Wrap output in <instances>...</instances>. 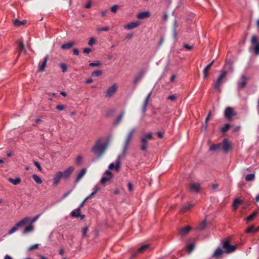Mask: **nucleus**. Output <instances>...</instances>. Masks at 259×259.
I'll use <instances>...</instances> for the list:
<instances>
[{
    "label": "nucleus",
    "instance_id": "nucleus-1",
    "mask_svg": "<svg viewBox=\"0 0 259 259\" xmlns=\"http://www.w3.org/2000/svg\"><path fill=\"white\" fill-rule=\"evenodd\" d=\"M106 149V145L103 143L101 139H99L93 147L92 151L96 154L98 158H100L104 153Z\"/></svg>",
    "mask_w": 259,
    "mask_h": 259
},
{
    "label": "nucleus",
    "instance_id": "nucleus-2",
    "mask_svg": "<svg viewBox=\"0 0 259 259\" xmlns=\"http://www.w3.org/2000/svg\"><path fill=\"white\" fill-rule=\"evenodd\" d=\"M153 139V134L151 132L144 134L141 137V150L143 151H147L148 141Z\"/></svg>",
    "mask_w": 259,
    "mask_h": 259
},
{
    "label": "nucleus",
    "instance_id": "nucleus-3",
    "mask_svg": "<svg viewBox=\"0 0 259 259\" xmlns=\"http://www.w3.org/2000/svg\"><path fill=\"white\" fill-rule=\"evenodd\" d=\"M135 130L136 129L135 128H133L131 129L127 134L123 147V150L122 153L123 156H124L125 155L126 151L128 149V146L132 140L133 137L135 133Z\"/></svg>",
    "mask_w": 259,
    "mask_h": 259
},
{
    "label": "nucleus",
    "instance_id": "nucleus-4",
    "mask_svg": "<svg viewBox=\"0 0 259 259\" xmlns=\"http://www.w3.org/2000/svg\"><path fill=\"white\" fill-rule=\"evenodd\" d=\"M227 74V72L226 70H222L221 73L219 76L218 79L214 82V88L217 91H220V85L222 83L223 80L225 78Z\"/></svg>",
    "mask_w": 259,
    "mask_h": 259
},
{
    "label": "nucleus",
    "instance_id": "nucleus-5",
    "mask_svg": "<svg viewBox=\"0 0 259 259\" xmlns=\"http://www.w3.org/2000/svg\"><path fill=\"white\" fill-rule=\"evenodd\" d=\"M223 248L224 249V252L227 253H231L236 250V246L230 244L228 240H225L223 242Z\"/></svg>",
    "mask_w": 259,
    "mask_h": 259
},
{
    "label": "nucleus",
    "instance_id": "nucleus-6",
    "mask_svg": "<svg viewBox=\"0 0 259 259\" xmlns=\"http://www.w3.org/2000/svg\"><path fill=\"white\" fill-rule=\"evenodd\" d=\"M118 86L116 83L113 84L108 88L106 92L105 97L107 98L112 97L117 92Z\"/></svg>",
    "mask_w": 259,
    "mask_h": 259
},
{
    "label": "nucleus",
    "instance_id": "nucleus-7",
    "mask_svg": "<svg viewBox=\"0 0 259 259\" xmlns=\"http://www.w3.org/2000/svg\"><path fill=\"white\" fill-rule=\"evenodd\" d=\"M236 115V113L232 107H227L224 112V116L228 120H231L233 116Z\"/></svg>",
    "mask_w": 259,
    "mask_h": 259
},
{
    "label": "nucleus",
    "instance_id": "nucleus-8",
    "mask_svg": "<svg viewBox=\"0 0 259 259\" xmlns=\"http://www.w3.org/2000/svg\"><path fill=\"white\" fill-rule=\"evenodd\" d=\"M122 157H123V156L122 153L121 155H119L118 156V157L116 160L115 163H111L110 164V165H109V169H112L113 168H115V169L117 171H118L120 167V164H121L120 160Z\"/></svg>",
    "mask_w": 259,
    "mask_h": 259
},
{
    "label": "nucleus",
    "instance_id": "nucleus-9",
    "mask_svg": "<svg viewBox=\"0 0 259 259\" xmlns=\"http://www.w3.org/2000/svg\"><path fill=\"white\" fill-rule=\"evenodd\" d=\"M63 172L58 171L57 172L54 177L53 179V184L54 186H57L60 183L62 178H63Z\"/></svg>",
    "mask_w": 259,
    "mask_h": 259
},
{
    "label": "nucleus",
    "instance_id": "nucleus-10",
    "mask_svg": "<svg viewBox=\"0 0 259 259\" xmlns=\"http://www.w3.org/2000/svg\"><path fill=\"white\" fill-rule=\"evenodd\" d=\"M105 176L103 177L101 180L102 184H105L106 182L110 180L113 177L112 173L109 170H106L105 172Z\"/></svg>",
    "mask_w": 259,
    "mask_h": 259
},
{
    "label": "nucleus",
    "instance_id": "nucleus-11",
    "mask_svg": "<svg viewBox=\"0 0 259 259\" xmlns=\"http://www.w3.org/2000/svg\"><path fill=\"white\" fill-rule=\"evenodd\" d=\"M140 25V23L138 21L132 22L124 26V28L127 30H131L137 27Z\"/></svg>",
    "mask_w": 259,
    "mask_h": 259
},
{
    "label": "nucleus",
    "instance_id": "nucleus-12",
    "mask_svg": "<svg viewBox=\"0 0 259 259\" xmlns=\"http://www.w3.org/2000/svg\"><path fill=\"white\" fill-rule=\"evenodd\" d=\"M222 143V149L224 152H228L231 148V145L229 144L228 139H225L224 140Z\"/></svg>",
    "mask_w": 259,
    "mask_h": 259
},
{
    "label": "nucleus",
    "instance_id": "nucleus-13",
    "mask_svg": "<svg viewBox=\"0 0 259 259\" xmlns=\"http://www.w3.org/2000/svg\"><path fill=\"white\" fill-rule=\"evenodd\" d=\"M74 170V168L73 166H69L68 168L65 169L63 172V177L65 179H66L70 176L71 174Z\"/></svg>",
    "mask_w": 259,
    "mask_h": 259
},
{
    "label": "nucleus",
    "instance_id": "nucleus-14",
    "mask_svg": "<svg viewBox=\"0 0 259 259\" xmlns=\"http://www.w3.org/2000/svg\"><path fill=\"white\" fill-rule=\"evenodd\" d=\"M49 59V56L47 55L43 61L41 62H40L38 65V71L39 72H43L45 70V67L46 66L47 62Z\"/></svg>",
    "mask_w": 259,
    "mask_h": 259
},
{
    "label": "nucleus",
    "instance_id": "nucleus-15",
    "mask_svg": "<svg viewBox=\"0 0 259 259\" xmlns=\"http://www.w3.org/2000/svg\"><path fill=\"white\" fill-rule=\"evenodd\" d=\"M150 248V245L149 244H145L143 246H142L136 252L134 253L132 255V257H135L138 253H141L145 252L146 250H147Z\"/></svg>",
    "mask_w": 259,
    "mask_h": 259
},
{
    "label": "nucleus",
    "instance_id": "nucleus-16",
    "mask_svg": "<svg viewBox=\"0 0 259 259\" xmlns=\"http://www.w3.org/2000/svg\"><path fill=\"white\" fill-rule=\"evenodd\" d=\"M150 13L148 11L141 12L138 14L137 18L139 19H144L150 17Z\"/></svg>",
    "mask_w": 259,
    "mask_h": 259
},
{
    "label": "nucleus",
    "instance_id": "nucleus-17",
    "mask_svg": "<svg viewBox=\"0 0 259 259\" xmlns=\"http://www.w3.org/2000/svg\"><path fill=\"white\" fill-rule=\"evenodd\" d=\"M248 77H246V76L242 75V76H241L242 81H239L238 83V87L240 88H241V89L244 88L247 84V81L248 80Z\"/></svg>",
    "mask_w": 259,
    "mask_h": 259
},
{
    "label": "nucleus",
    "instance_id": "nucleus-18",
    "mask_svg": "<svg viewBox=\"0 0 259 259\" xmlns=\"http://www.w3.org/2000/svg\"><path fill=\"white\" fill-rule=\"evenodd\" d=\"M190 190L193 192H198L200 190V185L198 183H192L190 185Z\"/></svg>",
    "mask_w": 259,
    "mask_h": 259
},
{
    "label": "nucleus",
    "instance_id": "nucleus-19",
    "mask_svg": "<svg viewBox=\"0 0 259 259\" xmlns=\"http://www.w3.org/2000/svg\"><path fill=\"white\" fill-rule=\"evenodd\" d=\"M31 220L30 217H25L22 220L17 223V226H19L20 227L24 226L25 225L29 223Z\"/></svg>",
    "mask_w": 259,
    "mask_h": 259
},
{
    "label": "nucleus",
    "instance_id": "nucleus-20",
    "mask_svg": "<svg viewBox=\"0 0 259 259\" xmlns=\"http://www.w3.org/2000/svg\"><path fill=\"white\" fill-rule=\"evenodd\" d=\"M86 172H87L86 168H82L79 171V172L77 175L75 182L76 183H78L81 179V178L84 176Z\"/></svg>",
    "mask_w": 259,
    "mask_h": 259
},
{
    "label": "nucleus",
    "instance_id": "nucleus-21",
    "mask_svg": "<svg viewBox=\"0 0 259 259\" xmlns=\"http://www.w3.org/2000/svg\"><path fill=\"white\" fill-rule=\"evenodd\" d=\"M16 43L18 45V50H19V55H18L19 56L20 53L23 51L25 53L26 50L25 49L23 41L21 40H18L17 41Z\"/></svg>",
    "mask_w": 259,
    "mask_h": 259
},
{
    "label": "nucleus",
    "instance_id": "nucleus-22",
    "mask_svg": "<svg viewBox=\"0 0 259 259\" xmlns=\"http://www.w3.org/2000/svg\"><path fill=\"white\" fill-rule=\"evenodd\" d=\"M213 62H214V60H212L211 61V62H210L209 64H208L206 66V67L204 68V69L203 70V77H204V79L207 78L208 74V71L210 70Z\"/></svg>",
    "mask_w": 259,
    "mask_h": 259
},
{
    "label": "nucleus",
    "instance_id": "nucleus-23",
    "mask_svg": "<svg viewBox=\"0 0 259 259\" xmlns=\"http://www.w3.org/2000/svg\"><path fill=\"white\" fill-rule=\"evenodd\" d=\"M144 75V72H140L138 74H137L133 80V83L134 84L136 85L143 78Z\"/></svg>",
    "mask_w": 259,
    "mask_h": 259
},
{
    "label": "nucleus",
    "instance_id": "nucleus-24",
    "mask_svg": "<svg viewBox=\"0 0 259 259\" xmlns=\"http://www.w3.org/2000/svg\"><path fill=\"white\" fill-rule=\"evenodd\" d=\"M8 181L14 185H17L21 182V179L19 178H17L16 179L9 178L8 179Z\"/></svg>",
    "mask_w": 259,
    "mask_h": 259
},
{
    "label": "nucleus",
    "instance_id": "nucleus-25",
    "mask_svg": "<svg viewBox=\"0 0 259 259\" xmlns=\"http://www.w3.org/2000/svg\"><path fill=\"white\" fill-rule=\"evenodd\" d=\"M224 251L221 248H217L213 254V256L215 257H219L220 256Z\"/></svg>",
    "mask_w": 259,
    "mask_h": 259
},
{
    "label": "nucleus",
    "instance_id": "nucleus-26",
    "mask_svg": "<svg viewBox=\"0 0 259 259\" xmlns=\"http://www.w3.org/2000/svg\"><path fill=\"white\" fill-rule=\"evenodd\" d=\"M191 230V228L190 226H187L184 228H183L181 231L180 233L182 235L185 236L187 235L190 231Z\"/></svg>",
    "mask_w": 259,
    "mask_h": 259
},
{
    "label": "nucleus",
    "instance_id": "nucleus-27",
    "mask_svg": "<svg viewBox=\"0 0 259 259\" xmlns=\"http://www.w3.org/2000/svg\"><path fill=\"white\" fill-rule=\"evenodd\" d=\"M34 227L31 224H29V225L26 226L25 228V229L23 231V234H27L29 232H32L33 230Z\"/></svg>",
    "mask_w": 259,
    "mask_h": 259
},
{
    "label": "nucleus",
    "instance_id": "nucleus-28",
    "mask_svg": "<svg viewBox=\"0 0 259 259\" xmlns=\"http://www.w3.org/2000/svg\"><path fill=\"white\" fill-rule=\"evenodd\" d=\"M245 232L246 233H254L257 232V229H255L254 225H251L250 227H249L248 228H247L245 230Z\"/></svg>",
    "mask_w": 259,
    "mask_h": 259
},
{
    "label": "nucleus",
    "instance_id": "nucleus-29",
    "mask_svg": "<svg viewBox=\"0 0 259 259\" xmlns=\"http://www.w3.org/2000/svg\"><path fill=\"white\" fill-rule=\"evenodd\" d=\"M150 96H151V93H149L147 95V96L146 97V99L145 100L144 104L143 105V111L144 112H145V111H146V108H147V106L148 105V100H149Z\"/></svg>",
    "mask_w": 259,
    "mask_h": 259
},
{
    "label": "nucleus",
    "instance_id": "nucleus-30",
    "mask_svg": "<svg viewBox=\"0 0 259 259\" xmlns=\"http://www.w3.org/2000/svg\"><path fill=\"white\" fill-rule=\"evenodd\" d=\"M74 45L73 42H69L68 43L63 44L61 46V48L62 49H69Z\"/></svg>",
    "mask_w": 259,
    "mask_h": 259
},
{
    "label": "nucleus",
    "instance_id": "nucleus-31",
    "mask_svg": "<svg viewBox=\"0 0 259 259\" xmlns=\"http://www.w3.org/2000/svg\"><path fill=\"white\" fill-rule=\"evenodd\" d=\"M80 210H79V208H77L71 212V215L72 217L78 218L80 216Z\"/></svg>",
    "mask_w": 259,
    "mask_h": 259
},
{
    "label": "nucleus",
    "instance_id": "nucleus-32",
    "mask_svg": "<svg viewBox=\"0 0 259 259\" xmlns=\"http://www.w3.org/2000/svg\"><path fill=\"white\" fill-rule=\"evenodd\" d=\"M222 146V143H219L218 144H214L212 145L209 148V150L211 151H214L219 149L220 148V147Z\"/></svg>",
    "mask_w": 259,
    "mask_h": 259
},
{
    "label": "nucleus",
    "instance_id": "nucleus-33",
    "mask_svg": "<svg viewBox=\"0 0 259 259\" xmlns=\"http://www.w3.org/2000/svg\"><path fill=\"white\" fill-rule=\"evenodd\" d=\"M241 203V201L238 199H235L233 203V208L234 210H236L238 206Z\"/></svg>",
    "mask_w": 259,
    "mask_h": 259
},
{
    "label": "nucleus",
    "instance_id": "nucleus-34",
    "mask_svg": "<svg viewBox=\"0 0 259 259\" xmlns=\"http://www.w3.org/2000/svg\"><path fill=\"white\" fill-rule=\"evenodd\" d=\"M256 214H257L256 212H253L252 214H251L250 215H249V216H248L246 218V221L247 222H249L251 221L256 217Z\"/></svg>",
    "mask_w": 259,
    "mask_h": 259
},
{
    "label": "nucleus",
    "instance_id": "nucleus-35",
    "mask_svg": "<svg viewBox=\"0 0 259 259\" xmlns=\"http://www.w3.org/2000/svg\"><path fill=\"white\" fill-rule=\"evenodd\" d=\"M32 178L37 184H40L42 182L41 179L36 175H33Z\"/></svg>",
    "mask_w": 259,
    "mask_h": 259
},
{
    "label": "nucleus",
    "instance_id": "nucleus-36",
    "mask_svg": "<svg viewBox=\"0 0 259 259\" xmlns=\"http://www.w3.org/2000/svg\"><path fill=\"white\" fill-rule=\"evenodd\" d=\"M194 206V204L192 203H188L183 207V210H188L190 209Z\"/></svg>",
    "mask_w": 259,
    "mask_h": 259
},
{
    "label": "nucleus",
    "instance_id": "nucleus-37",
    "mask_svg": "<svg viewBox=\"0 0 259 259\" xmlns=\"http://www.w3.org/2000/svg\"><path fill=\"white\" fill-rule=\"evenodd\" d=\"M102 71L101 70H96L95 71L92 72L91 75L92 76L94 77H98L102 75Z\"/></svg>",
    "mask_w": 259,
    "mask_h": 259
},
{
    "label": "nucleus",
    "instance_id": "nucleus-38",
    "mask_svg": "<svg viewBox=\"0 0 259 259\" xmlns=\"http://www.w3.org/2000/svg\"><path fill=\"white\" fill-rule=\"evenodd\" d=\"M19 228H20L19 226H17V223L12 228H11L8 232L9 234H12L15 232Z\"/></svg>",
    "mask_w": 259,
    "mask_h": 259
},
{
    "label": "nucleus",
    "instance_id": "nucleus-39",
    "mask_svg": "<svg viewBox=\"0 0 259 259\" xmlns=\"http://www.w3.org/2000/svg\"><path fill=\"white\" fill-rule=\"evenodd\" d=\"M255 176L253 174L247 175L245 177V180L247 181H251L254 179Z\"/></svg>",
    "mask_w": 259,
    "mask_h": 259
},
{
    "label": "nucleus",
    "instance_id": "nucleus-40",
    "mask_svg": "<svg viewBox=\"0 0 259 259\" xmlns=\"http://www.w3.org/2000/svg\"><path fill=\"white\" fill-rule=\"evenodd\" d=\"M173 36L176 39L177 37V21L176 20L175 21L174 25V28H173Z\"/></svg>",
    "mask_w": 259,
    "mask_h": 259
},
{
    "label": "nucleus",
    "instance_id": "nucleus-41",
    "mask_svg": "<svg viewBox=\"0 0 259 259\" xmlns=\"http://www.w3.org/2000/svg\"><path fill=\"white\" fill-rule=\"evenodd\" d=\"M101 65V62H100L99 61H95L94 62L90 63L89 66L90 67H99Z\"/></svg>",
    "mask_w": 259,
    "mask_h": 259
},
{
    "label": "nucleus",
    "instance_id": "nucleus-42",
    "mask_svg": "<svg viewBox=\"0 0 259 259\" xmlns=\"http://www.w3.org/2000/svg\"><path fill=\"white\" fill-rule=\"evenodd\" d=\"M26 22V20H23V21H19L18 20H15L14 22V24L16 26H20L22 25H24Z\"/></svg>",
    "mask_w": 259,
    "mask_h": 259
},
{
    "label": "nucleus",
    "instance_id": "nucleus-43",
    "mask_svg": "<svg viewBox=\"0 0 259 259\" xmlns=\"http://www.w3.org/2000/svg\"><path fill=\"white\" fill-rule=\"evenodd\" d=\"M230 124L226 123L224 127L221 128V132L223 133L226 132L230 128Z\"/></svg>",
    "mask_w": 259,
    "mask_h": 259
},
{
    "label": "nucleus",
    "instance_id": "nucleus-44",
    "mask_svg": "<svg viewBox=\"0 0 259 259\" xmlns=\"http://www.w3.org/2000/svg\"><path fill=\"white\" fill-rule=\"evenodd\" d=\"M82 157L81 156H78L76 159L75 162L78 165H80L82 162Z\"/></svg>",
    "mask_w": 259,
    "mask_h": 259
},
{
    "label": "nucleus",
    "instance_id": "nucleus-45",
    "mask_svg": "<svg viewBox=\"0 0 259 259\" xmlns=\"http://www.w3.org/2000/svg\"><path fill=\"white\" fill-rule=\"evenodd\" d=\"M59 66L61 68L63 72H65L66 71H67V67L65 64L60 63L59 64Z\"/></svg>",
    "mask_w": 259,
    "mask_h": 259
},
{
    "label": "nucleus",
    "instance_id": "nucleus-46",
    "mask_svg": "<svg viewBox=\"0 0 259 259\" xmlns=\"http://www.w3.org/2000/svg\"><path fill=\"white\" fill-rule=\"evenodd\" d=\"M40 214H37L36 216H35L34 218H33L32 219L31 218V220L30 221V224L32 225L34 223H35L38 219V218L40 217Z\"/></svg>",
    "mask_w": 259,
    "mask_h": 259
},
{
    "label": "nucleus",
    "instance_id": "nucleus-47",
    "mask_svg": "<svg viewBox=\"0 0 259 259\" xmlns=\"http://www.w3.org/2000/svg\"><path fill=\"white\" fill-rule=\"evenodd\" d=\"M119 7L118 5H114L110 8L111 11L114 13H115L117 12V10L118 9Z\"/></svg>",
    "mask_w": 259,
    "mask_h": 259
},
{
    "label": "nucleus",
    "instance_id": "nucleus-48",
    "mask_svg": "<svg viewBox=\"0 0 259 259\" xmlns=\"http://www.w3.org/2000/svg\"><path fill=\"white\" fill-rule=\"evenodd\" d=\"M254 51L256 55H259V42L257 43V44L254 47Z\"/></svg>",
    "mask_w": 259,
    "mask_h": 259
},
{
    "label": "nucleus",
    "instance_id": "nucleus-49",
    "mask_svg": "<svg viewBox=\"0 0 259 259\" xmlns=\"http://www.w3.org/2000/svg\"><path fill=\"white\" fill-rule=\"evenodd\" d=\"M56 108L59 111H62L66 108V106L64 105H58L56 107Z\"/></svg>",
    "mask_w": 259,
    "mask_h": 259
},
{
    "label": "nucleus",
    "instance_id": "nucleus-50",
    "mask_svg": "<svg viewBox=\"0 0 259 259\" xmlns=\"http://www.w3.org/2000/svg\"><path fill=\"white\" fill-rule=\"evenodd\" d=\"M257 41V38L256 36L255 35H253L251 37V42L252 44H254L255 43H256Z\"/></svg>",
    "mask_w": 259,
    "mask_h": 259
},
{
    "label": "nucleus",
    "instance_id": "nucleus-51",
    "mask_svg": "<svg viewBox=\"0 0 259 259\" xmlns=\"http://www.w3.org/2000/svg\"><path fill=\"white\" fill-rule=\"evenodd\" d=\"M109 27L106 26V27H104L101 28H98L97 31L98 32H100L101 31H108L109 30Z\"/></svg>",
    "mask_w": 259,
    "mask_h": 259
},
{
    "label": "nucleus",
    "instance_id": "nucleus-52",
    "mask_svg": "<svg viewBox=\"0 0 259 259\" xmlns=\"http://www.w3.org/2000/svg\"><path fill=\"white\" fill-rule=\"evenodd\" d=\"M194 248V245L193 244H191L189 245L187 247L188 251L189 252H191Z\"/></svg>",
    "mask_w": 259,
    "mask_h": 259
},
{
    "label": "nucleus",
    "instance_id": "nucleus-53",
    "mask_svg": "<svg viewBox=\"0 0 259 259\" xmlns=\"http://www.w3.org/2000/svg\"><path fill=\"white\" fill-rule=\"evenodd\" d=\"M95 44V39L94 37L90 38L88 44L90 46H92L93 45Z\"/></svg>",
    "mask_w": 259,
    "mask_h": 259
},
{
    "label": "nucleus",
    "instance_id": "nucleus-54",
    "mask_svg": "<svg viewBox=\"0 0 259 259\" xmlns=\"http://www.w3.org/2000/svg\"><path fill=\"white\" fill-rule=\"evenodd\" d=\"M177 96L176 95H172L169 96L167 97V99L171 100V101H174L177 99Z\"/></svg>",
    "mask_w": 259,
    "mask_h": 259
},
{
    "label": "nucleus",
    "instance_id": "nucleus-55",
    "mask_svg": "<svg viewBox=\"0 0 259 259\" xmlns=\"http://www.w3.org/2000/svg\"><path fill=\"white\" fill-rule=\"evenodd\" d=\"M34 164L38 169L39 171H41V167L38 162H37V161H34Z\"/></svg>",
    "mask_w": 259,
    "mask_h": 259
},
{
    "label": "nucleus",
    "instance_id": "nucleus-56",
    "mask_svg": "<svg viewBox=\"0 0 259 259\" xmlns=\"http://www.w3.org/2000/svg\"><path fill=\"white\" fill-rule=\"evenodd\" d=\"M100 190V188L99 186L96 185L93 188V192H94L96 194L97 192Z\"/></svg>",
    "mask_w": 259,
    "mask_h": 259
},
{
    "label": "nucleus",
    "instance_id": "nucleus-57",
    "mask_svg": "<svg viewBox=\"0 0 259 259\" xmlns=\"http://www.w3.org/2000/svg\"><path fill=\"white\" fill-rule=\"evenodd\" d=\"M124 116V113H121L120 115H119L117 118L116 122L119 123L121 120L122 119L123 116Z\"/></svg>",
    "mask_w": 259,
    "mask_h": 259
},
{
    "label": "nucleus",
    "instance_id": "nucleus-58",
    "mask_svg": "<svg viewBox=\"0 0 259 259\" xmlns=\"http://www.w3.org/2000/svg\"><path fill=\"white\" fill-rule=\"evenodd\" d=\"M38 244H34L29 247V250L31 251L38 248Z\"/></svg>",
    "mask_w": 259,
    "mask_h": 259
},
{
    "label": "nucleus",
    "instance_id": "nucleus-59",
    "mask_svg": "<svg viewBox=\"0 0 259 259\" xmlns=\"http://www.w3.org/2000/svg\"><path fill=\"white\" fill-rule=\"evenodd\" d=\"M206 221H203V222L201 223V225H200V227H199V229H200V230H202V229H204V228H205V227L206 226Z\"/></svg>",
    "mask_w": 259,
    "mask_h": 259
},
{
    "label": "nucleus",
    "instance_id": "nucleus-60",
    "mask_svg": "<svg viewBox=\"0 0 259 259\" xmlns=\"http://www.w3.org/2000/svg\"><path fill=\"white\" fill-rule=\"evenodd\" d=\"M128 189L130 191H132L133 190V186L131 183L129 182L127 184Z\"/></svg>",
    "mask_w": 259,
    "mask_h": 259
},
{
    "label": "nucleus",
    "instance_id": "nucleus-61",
    "mask_svg": "<svg viewBox=\"0 0 259 259\" xmlns=\"http://www.w3.org/2000/svg\"><path fill=\"white\" fill-rule=\"evenodd\" d=\"M91 52V49L90 48H85L83 50V52L86 54L90 53Z\"/></svg>",
    "mask_w": 259,
    "mask_h": 259
},
{
    "label": "nucleus",
    "instance_id": "nucleus-62",
    "mask_svg": "<svg viewBox=\"0 0 259 259\" xmlns=\"http://www.w3.org/2000/svg\"><path fill=\"white\" fill-rule=\"evenodd\" d=\"M184 48L188 50H191L193 48V46H189L188 44H185L184 46Z\"/></svg>",
    "mask_w": 259,
    "mask_h": 259
},
{
    "label": "nucleus",
    "instance_id": "nucleus-63",
    "mask_svg": "<svg viewBox=\"0 0 259 259\" xmlns=\"http://www.w3.org/2000/svg\"><path fill=\"white\" fill-rule=\"evenodd\" d=\"M108 12V10H104V11H102L101 12V16L102 17H105L106 16L107 13Z\"/></svg>",
    "mask_w": 259,
    "mask_h": 259
},
{
    "label": "nucleus",
    "instance_id": "nucleus-64",
    "mask_svg": "<svg viewBox=\"0 0 259 259\" xmlns=\"http://www.w3.org/2000/svg\"><path fill=\"white\" fill-rule=\"evenodd\" d=\"M73 54L74 55L77 56L79 54V51L77 49L74 48L73 50Z\"/></svg>",
    "mask_w": 259,
    "mask_h": 259
}]
</instances>
